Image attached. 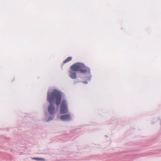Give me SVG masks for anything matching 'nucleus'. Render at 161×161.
<instances>
[{
    "label": "nucleus",
    "instance_id": "1",
    "mask_svg": "<svg viewBox=\"0 0 161 161\" xmlns=\"http://www.w3.org/2000/svg\"><path fill=\"white\" fill-rule=\"evenodd\" d=\"M62 98V93L57 90H54L51 93L48 92L47 100L51 104L48 108L50 114H53L55 110V107L52 104L55 101L56 104L59 105L60 103Z\"/></svg>",
    "mask_w": 161,
    "mask_h": 161
},
{
    "label": "nucleus",
    "instance_id": "2",
    "mask_svg": "<svg viewBox=\"0 0 161 161\" xmlns=\"http://www.w3.org/2000/svg\"><path fill=\"white\" fill-rule=\"evenodd\" d=\"M72 69H73L77 70L81 73H90V69L88 67L85 66L83 63H77L72 65Z\"/></svg>",
    "mask_w": 161,
    "mask_h": 161
},
{
    "label": "nucleus",
    "instance_id": "3",
    "mask_svg": "<svg viewBox=\"0 0 161 161\" xmlns=\"http://www.w3.org/2000/svg\"><path fill=\"white\" fill-rule=\"evenodd\" d=\"M60 111L61 114H66L68 112L66 102L65 100H63L62 101Z\"/></svg>",
    "mask_w": 161,
    "mask_h": 161
},
{
    "label": "nucleus",
    "instance_id": "4",
    "mask_svg": "<svg viewBox=\"0 0 161 161\" xmlns=\"http://www.w3.org/2000/svg\"><path fill=\"white\" fill-rule=\"evenodd\" d=\"M72 65L70 67V70L69 71V76L72 79H75L77 78L76 71H77V70L73 69H72Z\"/></svg>",
    "mask_w": 161,
    "mask_h": 161
},
{
    "label": "nucleus",
    "instance_id": "5",
    "mask_svg": "<svg viewBox=\"0 0 161 161\" xmlns=\"http://www.w3.org/2000/svg\"><path fill=\"white\" fill-rule=\"evenodd\" d=\"M70 116L69 114H65L60 117V119L61 120H67L70 119Z\"/></svg>",
    "mask_w": 161,
    "mask_h": 161
},
{
    "label": "nucleus",
    "instance_id": "6",
    "mask_svg": "<svg viewBox=\"0 0 161 161\" xmlns=\"http://www.w3.org/2000/svg\"><path fill=\"white\" fill-rule=\"evenodd\" d=\"M72 59V58L71 57H68L65 60H64V61L63 63L64 64L66 63H67L68 62L71 61V60Z\"/></svg>",
    "mask_w": 161,
    "mask_h": 161
},
{
    "label": "nucleus",
    "instance_id": "7",
    "mask_svg": "<svg viewBox=\"0 0 161 161\" xmlns=\"http://www.w3.org/2000/svg\"><path fill=\"white\" fill-rule=\"evenodd\" d=\"M32 159L35 160H41V161H44L45 159L42 158H32Z\"/></svg>",
    "mask_w": 161,
    "mask_h": 161
},
{
    "label": "nucleus",
    "instance_id": "8",
    "mask_svg": "<svg viewBox=\"0 0 161 161\" xmlns=\"http://www.w3.org/2000/svg\"><path fill=\"white\" fill-rule=\"evenodd\" d=\"M53 119V118L52 117H50L49 119H48V121H49V120H50L51 119Z\"/></svg>",
    "mask_w": 161,
    "mask_h": 161
},
{
    "label": "nucleus",
    "instance_id": "9",
    "mask_svg": "<svg viewBox=\"0 0 161 161\" xmlns=\"http://www.w3.org/2000/svg\"><path fill=\"white\" fill-rule=\"evenodd\" d=\"M83 83H87V82H85V81H83Z\"/></svg>",
    "mask_w": 161,
    "mask_h": 161
}]
</instances>
